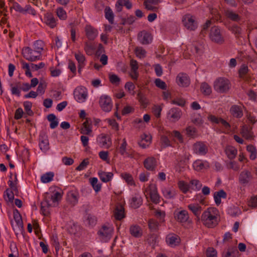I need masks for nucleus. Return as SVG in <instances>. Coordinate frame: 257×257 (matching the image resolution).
I'll use <instances>...</instances> for the list:
<instances>
[{"label": "nucleus", "mask_w": 257, "mask_h": 257, "mask_svg": "<svg viewBox=\"0 0 257 257\" xmlns=\"http://www.w3.org/2000/svg\"><path fill=\"white\" fill-rule=\"evenodd\" d=\"M171 103L172 104H176L181 107H183L185 105L186 101L183 98H177L172 100Z\"/></svg>", "instance_id": "69168bd1"}, {"label": "nucleus", "mask_w": 257, "mask_h": 257, "mask_svg": "<svg viewBox=\"0 0 257 257\" xmlns=\"http://www.w3.org/2000/svg\"><path fill=\"white\" fill-rule=\"evenodd\" d=\"M155 83L157 87L163 90H166L167 88L166 83L159 78L156 79L155 80Z\"/></svg>", "instance_id": "680f3d73"}, {"label": "nucleus", "mask_w": 257, "mask_h": 257, "mask_svg": "<svg viewBox=\"0 0 257 257\" xmlns=\"http://www.w3.org/2000/svg\"><path fill=\"white\" fill-rule=\"evenodd\" d=\"M150 195L152 201L155 204L159 203L160 201V196L157 193L156 186L152 185L150 186Z\"/></svg>", "instance_id": "412c9836"}, {"label": "nucleus", "mask_w": 257, "mask_h": 257, "mask_svg": "<svg viewBox=\"0 0 257 257\" xmlns=\"http://www.w3.org/2000/svg\"><path fill=\"white\" fill-rule=\"evenodd\" d=\"M86 222L89 226H94L96 223V219L94 216L88 214L86 216Z\"/></svg>", "instance_id": "4d7b16f0"}, {"label": "nucleus", "mask_w": 257, "mask_h": 257, "mask_svg": "<svg viewBox=\"0 0 257 257\" xmlns=\"http://www.w3.org/2000/svg\"><path fill=\"white\" fill-rule=\"evenodd\" d=\"M127 146L126 141L125 139H123L122 140V143L120 145V146L119 147L118 150L119 152L121 155H124V154H126L128 156H129L128 154L126 152V148Z\"/></svg>", "instance_id": "13d9d810"}, {"label": "nucleus", "mask_w": 257, "mask_h": 257, "mask_svg": "<svg viewBox=\"0 0 257 257\" xmlns=\"http://www.w3.org/2000/svg\"><path fill=\"white\" fill-rule=\"evenodd\" d=\"M44 20L46 24L51 28L56 26L55 19L51 13H47L44 16Z\"/></svg>", "instance_id": "7c9ffc66"}, {"label": "nucleus", "mask_w": 257, "mask_h": 257, "mask_svg": "<svg viewBox=\"0 0 257 257\" xmlns=\"http://www.w3.org/2000/svg\"><path fill=\"white\" fill-rule=\"evenodd\" d=\"M48 196L46 197L49 201L51 200L53 203H56L61 198V194L60 192L57 191L54 192L50 196L47 194Z\"/></svg>", "instance_id": "49530a36"}, {"label": "nucleus", "mask_w": 257, "mask_h": 257, "mask_svg": "<svg viewBox=\"0 0 257 257\" xmlns=\"http://www.w3.org/2000/svg\"><path fill=\"white\" fill-rule=\"evenodd\" d=\"M83 126L81 130V134L88 135L92 132L91 121L89 119L86 118L85 121L83 123Z\"/></svg>", "instance_id": "cd10ccee"}, {"label": "nucleus", "mask_w": 257, "mask_h": 257, "mask_svg": "<svg viewBox=\"0 0 257 257\" xmlns=\"http://www.w3.org/2000/svg\"><path fill=\"white\" fill-rule=\"evenodd\" d=\"M209 37L212 41L218 44H222L224 41L220 29L216 26L211 28Z\"/></svg>", "instance_id": "20e7f679"}, {"label": "nucleus", "mask_w": 257, "mask_h": 257, "mask_svg": "<svg viewBox=\"0 0 257 257\" xmlns=\"http://www.w3.org/2000/svg\"><path fill=\"white\" fill-rule=\"evenodd\" d=\"M44 43L41 40H37L34 44V50L37 54H40L41 55V52L44 49Z\"/></svg>", "instance_id": "79ce46f5"}, {"label": "nucleus", "mask_w": 257, "mask_h": 257, "mask_svg": "<svg viewBox=\"0 0 257 257\" xmlns=\"http://www.w3.org/2000/svg\"><path fill=\"white\" fill-rule=\"evenodd\" d=\"M113 215L116 220H120L125 217L124 209L122 205H117L114 211Z\"/></svg>", "instance_id": "aec40b11"}, {"label": "nucleus", "mask_w": 257, "mask_h": 257, "mask_svg": "<svg viewBox=\"0 0 257 257\" xmlns=\"http://www.w3.org/2000/svg\"><path fill=\"white\" fill-rule=\"evenodd\" d=\"M138 40L143 45L150 43L152 40V37L149 33L143 31L140 32L138 35Z\"/></svg>", "instance_id": "4468645a"}, {"label": "nucleus", "mask_w": 257, "mask_h": 257, "mask_svg": "<svg viewBox=\"0 0 257 257\" xmlns=\"http://www.w3.org/2000/svg\"><path fill=\"white\" fill-rule=\"evenodd\" d=\"M200 90L205 95H209L212 92L211 86L206 82H203L200 86Z\"/></svg>", "instance_id": "ea45409f"}, {"label": "nucleus", "mask_w": 257, "mask_h": 257, "mask_svg": "<svg viewBox=\"0 0 257 257\" xmlns=\"http://www.w3.org/2000/svg\"><path fill=\"white\" fill-rule=\"evenodd\" d=\"M207 257H217V251L213 247H208L206 251Z\"/></svg>", "instance_id": "0e129e2a"}, {"label": "nucleus", "mask_w": 257, "mask_h": 257, "mask_svg": "<svg viewBox=\"0 0 257 257\" xmlns=\"http://www.w3.org/2000/svg\"><path fill=\"white\" fill-rule=\"evenodd\" d=\"M182 22L185 28L190 31H194L198 27L194 17L190 14L185 15L183 18Z\"/></svg>", "instance_id": "39448f33"}, {"label": "nucleus", "mask_w": 257, "mask_h": 257, "mask_svg": "<svg viewBox=\"0 0 257 257\" xmlns=\"http://www.w3.org/2000/svg\"><path fill=\"white\" fill-rule=\"evenodd\" d=\"M54 176V174L53 172H49L44 174L41 177V181L42 182L44 183H47L50 182L53 180Z\"/></svg>", "instance_id": "a19ab883"}, {"label": "nucleus", "mask_w": 257, "mask_h": 257, "mask_svg": "<svg viewBox=\"0 0 257 257\" xmlns=\"http://www.w3.org/2000/svg\"><path fill=\"white\" fill-rule=\"evenodd\" d=\"M122 178L130 185H135L133 176L128 173H123L121 175Z\"/></svg>", "instance_id": "3c124183"}, {"label": "nucleus", "mask_w": 257, "mask_h": 257, "mask_svg": "<svg viewBox=\"0 0 257 257\" xmlns=\"http://www.w3.org/2000/svg\"><path fill=\"white\" fill-rule=\"evenodd\" d=\"M75 57L79 63L78 72L80 73L81 68L85 65V58L83 54L79 52L75 54Z\"/></svg>", "instance_id": "2f4dec72"}, {"label": "nucleus", "mask_w": 257, "mask_h": 257, "mask_svg": "<svg viewBox=\"0 0 257 257\" xmlns=\"http://www.w3.org/2000/svg\"><path fill=\"white\" fill-rule=\"evenodd\" d=\"M227 197L226 193L222 189L219 191L215 192L214 193V199L216 204L218 206L221 202V198H226Z\"/></svg>", "instance_id": "a878e982"}, {"label": "nucleus", "mask_w": 257, "mask_h": 257, "mask_svg": "<svg viewBox=\"0 0 257 257\" xmlns=\"http://www.w3.org/2000/svg\"><path fill=\"white\" fill-rule=\"evenodd\" d=\"M148 225L149 229L152 231H156L158 228L159 223L157 221L151 219L149 221Z\"/></svg>", "instance_id": "603ef678"}, {"label": "nucleus", "mask_w": 257, "mask_h": 257, "mask_svg": "<svg viewBox=\"0 0 257 257\" xmlns=\"http://www.w3.org/2000/svg\"><path fill=\"white\" fill-rule=\"evenodd\" d=\"M225 153L229 159L235 158L237 150L232 147H228L225 149Z\"/></svg>", "instance_id": "37998d69"}, {"label": "nucleus", "mask_w": 257, "mask_h": 257, "mask_svg": "<svg viewBox=\"0 0 257 257\" xmlns=\"http://www.w3.org/2000/svg\"><path fill=\"white\" fill-rule=\"evenodd\" d=\"M205 164L201 160L195 161L193 164V168L197 171H200L205 167Z\"/></svg>", "instance_id": "8fccbe9b"}, {"label": "nucleus", "mask_w": 257, "mask_h": 257, "mask_svg": "<svg viewBox=\"0 0 257 257\" xmlns=\"http://www.w3.org/2000/svg\"><path fill=\"white\" fill-rule=\"evenodd\" d=\"M90 184L92 186L93 189L96 192H99L101 190V184L98 183V179L96 178L93 177L89 179Z\"/></svg>", "instance_id": "c03bdc74"}, {"label": "nucleus", "mask_w": 257, "mask_h": 257, "mask_svg": "<svg viewBox=\"0 0 257 257\" xmlns=\"http://www.w3.org/2000/svg\"><path fill=\"white\" fill-rule=\"evenodd\" d=\"M164 196L167 199L173 198L176 195L175 191L169 189H164L163 190Z\"/></svg>", "instance_id": "de8ad7c7"}, {"label": "nucleus", "mask_w": 257, "mask_h": 257, "mask_svg": "<svg viewBox=\"0 0 257 257\" xmlns=\"http://www.w3.org/2000/svg\"><path fill=\"white\" fill-rule=\"evenodd\" d=\"M171 137V132L168 131L162 132L160 137V144L162 148H165L171 146V142L169 139Z\"/></svg>", "instance_id": "ddd939ff"}, {"label": "nucleus", "mask_w": 257, "mask_h": 257, "mask_svg": "<svg viewBox=\"0 0 257 257\" xmlns=\"http://www.w3.org/2000/svg\"><path fill=\"white\" fill-rule=\"evenodd\" d=\"M239 252L236 247H230L226 252H223L222 257H238Z\"/></svg>", "instance_id": "c85d7f7f"}, {"label": "nucleus", "mask_w": 257, "mask_h": 257, "mask_svg": "<svg viewBox=\"0 0 257 257\" xmlns=\"http://www.w3.org/2000/svg\"><path fill=\"white\" fill-rule=\"evenodd\" d=\"M86 36L89 40H93L98 35L96 29L90 25H86L85 28Z\"/></svg>", "instance_id": "6ab92c4d"}, {"label": "nucleus", "mask_w": 257, "mask_h": 257, "mask_svg": "<svg viewBox=\"0 0 257 257\" xmlns=\"http://www.w3.org/2000/svg\"><path fill=\"white\" fill-rule=\"evenodd\" d=\"M11 92L13 95H16L20 96L21 94V82H16L15 84H11Z\"/></svg>", "instance_id": "4c0bfd02"}, {"label": "nucleus", "mask_w": 257, "mask_h": 257, "mask_svg": "<svg viewBox=\"0 0 257 257\" xmlns=\"http://www.w3.org/2000/svg\"><path fill=\"white\" fill-rule=\"evenodd\" d=\"M22 54L26 59L31 62L41 60V55L37 54L35 50L29 47H25L22 49Z\"/></svg>", "instance_id": "7ed1b4c3"}, {"label": "nucleus", "mask_w": 257, "mask_h": 257, "mask_svg": "<svg viewBox=\"0 0 257 257\" xmlns=\"http://www.w3.org/2000/svg\"><path fill=\"white\" fill-rule=\"evenodd\" d=\"M182 115V111L179 108L173 107L167 112V117L170 121L175 122L179 120Z\"/></svg>", "instance_id": "0eeeda50"}, {"label": "nucleus", "mask_w": 257, "mask_h": 257, "mask_svg": "<svg viewBox=\"0 0 257 257\" xmlns=\"http://www.w3.org/2000/svg\"><path fill=\"white\" fill-rule=\"evenodd\" d=\"M136 56L140 58H144L146 56V51L142 47H137L135 49Z\"/></svg>", "instance_id": "5fc2aeb1"}, {"label": "nucleus", "mask_w": 257, "mask_h": 257, "mask_svg": "<svg viewBox=\"0 0 257 257\" xmlns=\"http://www.w3.org/2000/svg\"><path fill=\"white\" fill-rule=\"evenodd\" d=\"M104 12L105 17L106 19L108 20V21L110 24H113L114 16L113 13L111 9L108 7H106L105 8Z\"/></svg>", "instance_id": "a18cd8bd"}, {"label": "nucleus", "mask_w": 257, "mask_h": 257, "mask_svg": "<svg viewBox=\"0 0 257 257\" xmlns=\"http://www.w3.org/2000/svg\"><path fill=\"white\" fill-rule=\"evenodd\" d=\"M109 140L110 139L108 137L102 135L100 138L99 143L103 147L108 148L109 144H108V143L109 142Z\"/></svg>", "instance_id": "bf43d9fd"}, {"label": "nucleus", "mask_w": 257, "mask_h": 257, "mask_svg": "<svg viewBox=\"0 0 257 257\" xmlns=\"http://www.w3.org/2000/svg\"><path fill=\"white\" fill-rule=\"evenodd\" d=\"M174 217L180 222H185L189 218L188 212L185 210L179 211H176L174 212Z\"/></svg>", "instance_id": "a211bd4d"}, {"label": "nucleus", "mask_w": 257, "mask_h": 257, "mask_svg": "<svg viewBox=\"0 0 257 257\" xmlns=\"http://www.w3.org/2000/svg\"><path fill=\"white\" fill-rule=\"evenodd\" d=\"M84 50L86 54L88 55H91L94 52L95 49L94 46L91 43L86 42L85 43Z\"/></svg>", "instance_id": "09e8293b"}, {"label": "nucleus", "mask_w": 257, "mask_h": 257, "mask_svg": "<svg viewBox=\"0 0 257 257\" xmlns=\"http://www.w3.org/2000/svg\"><path fill=\"white\" fill-rule=\"evenodd\" d=\"M100 106L101 109L105 111H110L112 107V104L111 98L106 95H102L99 101Z\"/></svg>", "instance_id": "423d86ee"}, {"label": "nucleus", "mask_w": 257, "mask_h": 257, "mask_svg": "<svg viewBox=\"0 0 257 257\" xmlns=\"http://www.w3.org/2000/svg\"><path fill=\"white\" fill-rule=\"evenodd\" d=\"M225 15L227 19L233 22H238L241 20V17L238 14L229 9L225 11Z\"/></svg>", "instance_id": "4be33fe9"}, {"label": "nucleus", "mask_w": 257, "mask_h": 257, "mask_svg": "<svg viewBox=\"0 0 257 257\" xmlns=\"http://www.w3.org/2000/svg\"><path fill=\"white\" fill-rule=\"evenodd\" d=\"M166 241L171 246H176L179 243L177 236L172 234H169L167 236Z\"/></svg>", "instance_id": "58836bf2"}, {"label": "nucleus", "mask_w": 257, "mask_h": 257, "mask_svg": "<svg viewBox=\"0 0 257 257\" xmlns=\"http://www.w3.org/2000/svg\"><path fill=\"white\" fill-rule=\"evenodd\" d=\"M231 114L235 117L240 118L243 115L242 108L240 106L234 105L230 108Z\"/></svg>", "instance_id": "bb28decb"}, {"label": "nucleus", "mask_w": 257, "mask_h": 257, "mask_svg": "<svg viewBox=\"0 0 257 257\" xmlns=\"http://www.w3.org/2000/svg\"><path fill=\"white\" fill-rule=\"evenodd\" d=\"M248 67L245 65H241L238 71L239 77L245 81H248Z\"/></svg>", "instance_id": "f704fd0d"}, {"label": "nucleus", "mask_w": 257, "mask_h": 257, "mask_svg": "<svg viewBox=\"0 0 257 257\" xmlns=\"http://www.w3.org/2000/svg\"><path fill=\"white\" fill-rule=\"evenodd\" d=\"M137 98L139 102L144 106L147 105V102L146 101V98L144 95L141 92H139L137 95Z\"/></svg>", "instance_id": "774afa93"}, {"label": "nucleus", "mask_w": 257, "mask_h": 257, "mask_svg": "<svg viewBox=\"0 0 257 257\" xmlns=\"http://www.w3.org/2000/svg\"><path fill=\"white\" fill-rule=\"evenodd\" d=\"M117 4L125 6L127 9H131L132 7V4L130 0H118Z\"/></svg>", "instance_id": "e2e57ef3"}, {"label": "nucleus", "mask_w": 257, "mask_h": 257, "mask_svg": "<svg viewBox=\"0 0 257 257\" xmlns=\"http://www.w3.org/2000/svg\"><path fill=\"white\" fill-rule=\"evenodd\" d=\"M98 175L101 181L104 183L110 181L113 175L111 172H105L101 170L98 172Z\"/></svg>", "instance_id": "393cba45"}, {"label": "nucleus", "mask_w": 257, "mask_h": 257, "mask_svg": "<svg viewBox=\"0 0 257 257\" xmlns=\"http://www.w3.org/2000/svg\"><path fill=\"white\" fill-rule=\"evenodd\" d=\"M143 199L139 195L133 197L131 201V206L132 208L136 209L139 208L142 204Z\"/></svg>", "instance_id": "c756f323"}, {"label": "nucleus", "mask_w": 257, "mask_h": 257, "mask_svg": "<svg viewBox=\"0 0 257 257\" xmlns=\"http://www.w3.org/2000/svg\"><path fill=\"white\" fill-rule=\"evenodd\" d=\"M13 215L14 219L17 224L18 227L20 228V229H23L24 228V224L22 218V216L20 213L19 211L15 209L13 211Z\"/></svg>", "instance_id": "b1692460"}, {"label": "nucleus", "mask_w": 257, "mask_h": 257, "mask_svg": "<svg viewBox=\"0 0 257 257\" xmlns=\"http://www.w3.org/2000/svg\"><path fill=\"white\" fill-rule=\"evenodd\" d=\"M39 141V147L42 151L46 152L50 149L48 137L45 132H42L40 133Z\"/></svg>", "instance_id": "9d476101"}, {"label": "nucleus", "mask_w": 257, "mask_h": 257, "mask_svg": "<svg viewBox=\"0 0 257 257\" xmlns=\"http://www.w3.org/2000/svg\"><path fill=\"white\" fill-rule=\"evenodd\" d=\"M190 184L192 186V189L196 191L200 190L202 186V183L198 180H191Z\"/></svg>", "instance_id": "6e6d98bb"}, {"label": "nucleus", "mask_w": 257, "mask_h": 257, "mask_svg": "<svg viewBox=\"0 0 257 257\" xmlns=\"http://www.w3.org/2000/svg\"><path fill=\"white\" fill-rule=\"evenodd\" d=\"M230 86L231 84L229 81L223 77H220L214 82V89L219 93H225L227 92L229 90Z\"/></svg>", "instance_id": "f03ea898"}, {"label": "nucleus", "mask_w": 257, "mask_h": 257, "mask_svg": "<svg viewBox=\"0 0 257 257\" xmlns=\"http://www.w3.org/2000/svg\"><path fill=\"white\" fill-rule=\"evenodd\" d=\"M75 99L79 102H83L87 97V91L85 87H77L74 92Z\"/></svg>", "instance_id": "1a4fd4ad"}, {"label": "nucleus", "mask_w": 257, "mask_h": 257, "mask_svg": "<svg viewBox=\"0 0 257 257\" xmlns=\"http://www.w3.org/2000/svg\"><path fill=\"white\" fill-rule=\"evenodd\" d=\"M53 204L50 202V201L45 198V200L41 202V211L44 215L48 216L50 213L49 208L53 206Z\"/></svg>", "instance_id": "5701e85b"}, {"label": "nucleus", "mask_w": 257, "mask_h": 257, "mask_svg": "<svg viewBox=\"0 0 257 257\" xmlns=\"http://www.w3.org/2000/svg\"><path fill=\"white\" fill-rule=\"evenodd\" d=\"M130 232L131 235L135 237H140L142 235V232L139 226L133 225L130 228Z\"/></svg>", "instance_id": "473e14b6"}, {"label": "nucleus", "mask_w": 257, "mask_h": 257, "mask_svg": "<svg viewBox=\"0 0 257 257\" xmlns=\"http://www.w3.org/2000/svg\"><path fill=\"white\" fill-rule=\"evenodd\" d=\"M194 153L197 155L204 156L208 152L207 146L202 142H198L193 145Z\"/></svg>", "instance_id": "9b49d317"}, {"label": "nucleus", "mask_w": 257, "mask_h": 257, "mask_svg": "<svg viewBox=\"0 0 257 257\" xmlns=\"http://www.w3.org/2000/svg\"><path fill=\"white\" fill-rule=\"evenodd\" d=\"M240 133L246 140H252L254 137L252 131V127H249L246 124L242 126Z\"/></svg>", "instance_id": "dca6fc26"}, {"label": "nucleus", "mask_w": 257, "mask_h": 257, "mask_svg": "<svg viewBox=\"0 0 257 257\" xmlns=\"http://www.w3.org/2000/svg\"><path fill=\"white\" fill-rule=\"evenodd\" d=\"M176 82L179 86L187 87L190 84V79L185 73H179L176 77Z\"/></svg>", "instance_id": "2eb2a0df"}, {"label": "nucleus", "mask_w": 257, "mask_h": 257, "mask_svg": "<svg viewBox=\"0 0 257 257\" xmlns=\"http://www.w3.org/2000/svg\"><path fill=\"white\" fill-rule=\"evenodd\" d=\"M89 164L88 159L86 158L83 160V161L76 167V170L81 171L84 170L87 166Z\"/></svg>", "instance_id": "338daca9"}, {"label": "nucleus", "mask_w": 257, "mask_h": 257, "mask_svg": "<svg viewBox=\"0 0 257 257\" xmlns=\"http://www.w3.org/2000/svg\"><path fill=\"white\" fill-rule=\"evenodd\" d=\"M112 231L111 227L103 225L98 231V234L102 239L106 241L111 238Z\"/></svg>", "instance_id": "f8f14e48"}, {"label": "nucleus", "mask_w": 257, "mask_h": 257, "mask_svg": "<svg viewBox=\"0 0 257 257\" xmlns=\"http://www.w3.org/2000/svg\"><path fill=\"white\" fill-rule=\"evenodd\" d=\"M188 208L197 217L199 216L202 210L201 206L198 204H190L188 206Z\"/></svg>", "instance_id": "72a5a7b5"}, {"label": "nucleus", "mask_w": 257, "mask_h": 257, "mask_svg": "<svg viewBox=\"0 0 257 257\" xmlns=\"http://www.w3.org/2000/svg\"><path fill=\"white\" fill-rule=\"evenodd\" d=\"M57 15L61 20H65L67 18L66 13L62 8H59L57 9Z\"/></svg>", "instance_id": "052dcab7"}, {"label": "nucleus", "mask_w": 257, "mask_h": 257, "mask_svg": "<svg viewBox=\"0 0 257 257\" xmlns=\"http://www.w3.org/2000/svg\"><path fill=\"white\" fill-rule=\"evenodd\" d=\"M229 30L236 37L239 38L241 36L242 32L241 28L236 24L232 25Z\"/></svg>", "instance_id": "e433bc0d"}, {"label": "nucleus", "mask_w": 257, "mask_h": 257, "mask_svg": "<svg viewBox=\"0 0 257 257\" xmlns=\"http://www.w3.org/2000/svg\"><path fill=\"white\" fill-rule=\"evenodd\" d=\"M47 119L50 122V127L52 129L55 128L58 125L59 121L55 115L53 113L47 115Z\"/></svg>", "instance_id": "c9c22d12"}, {"label": "nucleus", "mask_w": 257, "mask_h": 257, "mask_svg": "<svg viewBox=\"0 0 257 257\" xmlns=\"http://www.w3.org/2000/svg\"><path fill=\"white\" fill-rule=\"evenodd\" d=\"M32 106V104L31 102L27 101L24 102L25 110L26 111V113L28 115L32 116L34 114V112L31 109Z\"/></svg>", "instance_id": "864d4df0"}, {"label": "nucleus", "mask_w": 257, "mask_h": 257, "mask_svg": "<svg viewBox=\"0 0 257 257\" xmlns=\"http://www.w3.org/2000/svg\"><path fill=\"white\" fill-rule=\"evenodd\" d=\"M216 209L208 208L203 212L201 215V220L204 225L208 228H213L218 224V218L216 216Z\"/></svg>", "instance_id": "f257e3e1"}, {"label": "nucleus", "mask_w": 257, "mask_h": 257, "mask_svg": "<svg viewBox=\"0 0 257 257\" xmlns=\"http://www.w3.org/2000/svg\"><path fill=\"white\" fill-rule=\"evenodd\" d=\"M144 165L147 170L153 171L157 167L156 159L153 157H148L144 160Z\"/></svg>", "instance_id": "f3484780"}, {"label": "nucleus", "mask_w": 257, "mask_h": 257, "mask_svg": "<svg viewBox=\"0 0 257 257\" xmlns=\"http://www.w3.org/2000/svg\"><path fill=\"white\" fill-rule=\"evenodd\" d=\"M253 179L252 173L247 170H243L239 175V183L243 185H246L248 184Z\"/></svg>", "instance_id": "6e6552de"}]
</instances>
